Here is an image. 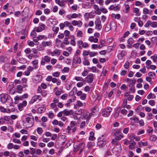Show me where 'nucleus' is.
<instances>
[{"mask_svg":"<svg viewBox=\"0 0 157 157\" xmlns=\"http://www.w3.org/2000/svg\"><path fill=\"white\" fill-rule=\"evenodd\" d=\"M76 105L78 107H82L83 106V103L80 101H77L76 102Z\"/></svg>","mask_w":157,"mask_h":157,"instance_id":"45","label":"nucleus"},{"mask_svg":"<svg viewBox=\"0 0 157 157\" xmlns=\"http://www.w3.org/2000/svg\"><path fill=\"white\" fill-rule=\"evenodd\" d=\"M39 98V96L38 95H35L33 96L30 101V103L31 104H33Z\"/></svg>","mask_w":157,"mask_h":157,"instance_id":"17","label":"nucleus"},{"mask_svg":"<svg viewBox=\"0 0 157 157\" xmlns=\"http://www.w3.org/2000/svg\"><path fill=\"white\" fill-rule=\"evenodd\" d=\"M17 89L18 92L19 93H21V91L23 89V87L21 85H17Z\"/></svg>","mask_w":157,"mask_h":157,"instance_id":"25","label":"nucleus"},{"mask_svg":"<svg viewBox=\"0 0 157 157\" xmlns=\"http://www.w3.org/2000/svg\"><path fill=\"white\" fill-rule=\"evenodd\" d=\"M119 110L120 108H118L116 111L115 112L114 114V117L115 118H117L119 116Z\"/></svg>","mask_w":157,"mask_h":157,"instance_id":"27","label":"nucleus"},{"mask_svg":"<svg viewBox=\"0 0 157 157\" xmlns=\"http://www.w3.org/2000/svg\"><path fill=\"white\" fill-rule=\"evenodd\" d=\"M54 145V143L53 142H50L47 144V146L48 147H51L53 146Z\"/></svg>","mask_w":157,"mask_h":157,"instance_id":"61","label":"nucleus"},{"mask_svg":"<svg viewBox=\"0 0 157 157\" xmlns=\"http://www.w3.org/2000/svg\"><path fill=\"white\" fill-rule=\"evenodd\" d=\"M91 13H85L84 14V16L85 18L88 19L90 17V16L91 15Z\"/></svg>","mask_w":157,"mask_h":157,"instance_id":"53","label":"nucleus"},{"mask_svg":"<svg viewBox=\"0 0 157 157\" xmlns=\"http://www.w3.org/2000/svg\"><path fill=\"white\" fill-rule=\"evenodd\" d=\"M95 29L98 31L101 30L102 28L101 21L99 18H97L95 22Z\"/></svg>","mask_w":157,"mask_h":157,"instance_id":"3","label":"nucleus"},{"mask_svg":"<svg viewBox=\"0 0 157 157\" xmlns=\"http://www.w3.org/2000/svg\"><path fill=\"white\" fill-rule=\"evenodd\" d=\"M143 13L144 14H147L149 12V10L146 8H144L143 9Z\"/></svg>","mask_w":157,"mask_h":157,"instance_id":"50","label":"nucleus"},{"mask_svg":"<svg viewBox=\"0 0 157 157\" xmlns=\"http://www.w3.org/2000/svg\"><path fill=\"white\" fill-rule=\"evenodd\" d=\"M8 95L7 94H2L0 95V101L2 103H5L8 99Z\"/></svg>","mask_w":157,"mask_h":157,"instance_id":"7","label":"nucleus"},{"mask_svg":"<svg viewBox=\"0 0 157 157\" xmlns=\"http://www.w3.org/2000/svg\"><path fill=\"white\" fill-rule=\"evenodd\" d=\"M83 64L85 65L88 66L90 65V62L87 59L84 58L83 61Z\"/></svg>","mask_w":157,"mask_h":157,"instance_id":"32","label":"nucleus"},{"mask_svg":"<svg viewBox=\"0 0 157 157\" xmlns=\"http://www.w3.org/2000/svg\"><path fill=\"white\" fill-rule=\"evenodd\" d=\"M86 97V94L83 93L80 96V98L82 100H84L85 99Z\"/></svg>","mask_w":157,"mask_h":157,"instance_id":"51","label":"nucleus"},{"mask_svg":"<svg viewBox=\"0 0 157 157\" xmlns=\"http://www.w3.org/2000/svg\"><path fill=\"white\" fill-rule=\"evenodd\" d=\"M27 104V101H25L22 103H21L19 104L18 105V107L19 108H21L25 106Z\"/></svg>","mask_w":157,"mask_h":157,"instance_id":"21","label":"nucleus"},{"mask_svg":"<svg viewBox=\"0 0 157 157\" xmlns=\"http://www.w3.org/2000/svg\"><path fill=\"white\" fill-rule=\"evenodd\" d=\"M50 57L47 56H44V60L47 62H50Z\"/></svg>","mask_w":157,"mask_h":157,"instance_id":"34","label":"nucleus"},{"mask_svg":"<svg viewBox=\"0 0 157 157\" xmlns=\"http://www.w3.org/2000/svg\"><path fill=\"white\" fill-rule=\"evenodd\" d=\"M14 99L15 100V103L17 104L18 102L19 101L23 100V97L22 96H17L14 97Z\"/></svg>","mask_w":157,"mask_h":157,"instance_id":"15","label":"nucleus"},{"mask_svg":"<svg viewBox=\"0 0 157 157\" xmlns=\"http://www.w3.org/2000/svg\"><path fill=\"white\" fill-rule=\"evenodd\" d=\"M112 109L110 107H107L104 109L102 112V115L104 117H107L110 115Z\"/></svg>","mask_w":157,"mask_h":157,"instance_id":"4","label":"nucleus"},{"mask_svg":"<svg viewBox=\"0 0 157 157\" xmlns=\"http://www.w3.org/2000/svg\"><path fill=\"white\" fill-rule=\"evenodd\" d=\"M145 133V130L144 129H140L137 132V135H140L144 134Z\"/></svg>","mask_w":157,"mask_h":157,"instance_id":"38","label":"nucleus"},{"mask_svg":"<svg viewBox=\"0 0 157 157\" xmlns=\"http://www.w3.org/2000/svg\"><path fill=\"white\" fill-rule=\"evenodd\" d=\"M151 60H147L146 62V64L147 65V68H148V66L150 65L151 64Z\"/></svg>","mask_w":157,"mask_h":157,"instance_id":"60","label":"nucleus"},{"mask_svg":"<svg viewBox=\"0 0 157 157\" xmlns=\"http://www.w3.org/2000/svg\"><path fill=\"white\" fill-rule=\"evenodd\" d=\"M24 52L27 54H29L31 52V50L29 48H27L25 50Z\"/></svg>","mask_w":157,"mask_h":157,"instance_id":"56","label":"nucleus"},{"mask_svg":"<svg viewBox=\"0 0 157 157\" xmlns=\"http://www.w3.org/2000/svg\"><path fill=\"white\" fill-rule=\"evenodd\" d=\"M77 92V89L76 87H74L73 89L70 92L69 94L71 95H73L75 94V92Z\"/></svg>","mask_w":157,"mask_h":157,"instance_id":"31","label":"nucleus"},{"mask_svg":"<svg viewBox=\"0 0 157 157\" xmlns=\"http://www.w3.org/2000/svg\"><path fill=\"white\" fill-rule=\"evenodd\" d=\"M93 74L92 73H90L86 77V81L88 83H91L93 82Z\"/></svg>","mask_w":157,"mask_h":157,"instance_id":"8","label":"nucleus"},{"mask_svg":"<svg viewBox=\"0 0 157 157\" xmlns=\"http://www.w3.org/2000/svg\"><path fill=\"white\" fill-rule=\"evenodd\" d=\"M45 26L43 24L40 25V26H38L36 29V31L37 32H40L42 31L45 29Z\"/></svg>","mask_w":157,"mask_h":157,"instance_id":"14","label":"nucleus"},{"mask_svg":"<svg viewBox=\"0 0 157 157\" xmlns=\"http://www.w3.org/2000/svg\"><path fill=\"white\" fill-rule=\"evenodd\" d=\"M120 8V5L117 4L116 6H115L113 5H111L109 9L110 10H114L115 11H119Z\"/></svg>","mask_w":157,"mask_h":157,"instance_id":"10","label":"nucleus"},{"mask_svg":"<svg viewBox=\"0 0 157 157\" xmlns=\"http://www.w3.org/2000/svg\"><path fill=\"white\" fill-rule=\"evenodd\" d=\"M151 24V21H147L146 23L144 25V26L145 27H148L149 25H150Z\"/></svg>","mask_w":157,"mask_h":157,"instance_id":"62","label":"nucleus"},{"mask_svg":"<svg viewBox=\"0 0 157 157\" xmlns=\"http://www.w3.org/2000/svg\"><path fill=\"white\" fill-rule=\"evenodd\" d=\"M52 30L53 32L55 33V34H56L58 32L59 28L58 27H54L52 28Z\"/></svg>","mask_w":157,"mask_h":157,"instance_id":"42","label":"nucleus"},{"mask_svg":"<svg viewBox=\"0 0 157 157\" xmlns=\"http://www.w3.org/2000/svg\"><path fill=\"white\" fill-rule=\"evenodd\" d=\"M63 115L65 116H68L71 115L73 113V111L72 110H69L66 109L63 111Z\"/></svg>","mask_w":157,"mask_h":157,"instance_id":"9","label":"nucleus"},{"mask_svg":"<svg viewBox=\"0 0 157 157\" xmlns=\"http://www.w3.org/2000/svg\"><path fill=\"white\" fill-rule=\"evenodd\" d=\"M72 38H71V44L73 46H75L76 43L75 42L74 40V38L73 36H71Z\"/></svg>","mask_w":157,"mask_h":157,"instance_id":"35","label":"nucleus"},{"mask_svg":"<svg viewBox=\"0 0 157 157\" xmlns=\"http://www.w3.org/2000/svg\"><path fill=\"white\" fill-rule=\"evenodd\" d=\"M155 95L154 94H152L151 93H150L147 96V98L149 99L151 98L155 99Z\"/></svg>","mask_w":157,"mask_h":157,"instance_id":"22","label":"nucleus"},{"mask_svg":"<svg viewBox=\"0 0 157 157\" xmlns=\"http://www.w3.org/2000/svg\"><path fill=\"white\" fill-rule=\"evenodd\" d=\"M23 125L26 128H29L33 126L34 124V119L32 116H26L23 120Z\"/></svg>","mask_w":157,"mask_h":157,"instance_id":"1","label":"nucleus"},{"mask_svg":"<svg viewBox=\"0 0 157 157\" xmlns=\"http://www.w3.org/2000/svg\"><path fill=\"white\" fill-rule=\"evenodd\" d=\"M7 147L8 149H10L13 148V144L12 143H10L7 145Z\"/></svg>","mask_w":157,"mask_h":157,"instance_id":"55","label":"nucleus"},{"mask_svg":"<svg viewBox=\"0 0 157 157\" xmlns=\"http://www.w3.org/2000/svg\"><path fill=\"white\" fill-rule=\"evenodd\" d=\"M151 58L152 59L154 62H155L157 59V55H154L151 56Z\"/></svg>","mask_w":157,"mask_h":157,"instance_id":"46","label":"nucleus"},{"mask_svg":"<svg viewBox=\"0 0 157 157\" xmlns=\"http://www.w3.org/2000/svg\"><path fill=\"white\" fill-rule=\"evenodd\" d=\"M76 123L74 121H72L71 122L70 126L72 127H74L76 124Z\"/></svg>","mask_w":157,"mask_h":157,"instance_id":"57","label":"nucleus"},{"mask_svg":"<svg viewBox=\"0 0 157 157\" xmlns=\"http://www.w3.org/2000/svg\"><path fill=\"white\" fill-rule=\"evenodd\" d=\"M148 75L150 77L152 78H154L155 77V73L150 72L148 73Z\"/></svg>","mask_w":157,"mask_h":157,"instance_id":"63","label":"nucleus"},{"mask_svg":"<svg viewBox=\"0 0 157 157\" xmlns=\"http://www.w3.org/2000/svg\"><path fill=\"white\" fill-rule=\"evenodd\" d=\"M134 42V40L132 38H130L127 40V43L129 44H132Z\"/></svg>","mask_w":157,"mask_h":157,"instance_id":"36","label":"nucleus"},{"mask_svg":"<svg viewBox=\"0 0 157 157\" xmlns=\"http://www.w3.org/2000/svg\"><path fill=\"white\" fill-rule=\"evenodd\" d=\"M61 53V50L59 49H56L51 53V56H53L56 55L59 56Z\"/></svg>","mask_w":157,"mask_h":157,"instance_id":"13","label":"nucleus"},{"mask_svg":"<svg viewBox=\"0 0 157 157\" xmlns=\"http://www.w3.org/2000/svg\"><path fill=\"white\" fill-rule=\"evenodd\" d=\"M75 79L77 81H84L83 78L81 77L75 76Z\"/></svg>","mask_w":157,"mask_h":157,"instance_id":"41","label":"nucleus"},{"mask_svg":"<svg viewBox=\"0 0 157 157\" xmlns=\"http://www.w3.org/2000/svg\"><path fill=\"white\" fill-rule=\"evenodd\" d=\"M63 43L66 45H68L69 44L70 42L67 37H65L64 38Z\"/></svg>","mask_w":157,"mask_h":157,"instance_id":"37","label":"nucleus"},{"mask_svg":"<svg viewBox=\"0 0 157 157\" xmlns=\"http://www.w3.org/2000/svg\"><path fill=\"white\" fill-rule=\"evenodd\" d=\"M78 44V46L80 48H82V47L84 48H86L88 47L89 44L87 43H83L82 40H79L77 41Z\"/></svg>","mask_w":157,"mask_h":157,"instance_id":"6","label":"nucleus"},{"mask_svg":"<svg viewBox=\"0 0 157 157\" xmlns=\"http://www.w3.org/2000/svg\"><path fill=\"white\" fill-rule=\"evenodd\" d=\"M38 133L40 135L42 134L43 132V130L41 128H38L36 129Z\"/></svg>","mask_w":157,"mask_h":157,"instance_id":"47","label":"nucleus"},{"mask_svg":"<svg viewBox=\"0 0 157 157\" xmlns=\"http://www.w3.org/2000/svg\"><path fill=\"white\" fill-rule=\"evenodd\" d=\"M98 54V53L97 52H89V55L91 57H93Z\"/></svg>","mask_w":157,"mask_h":157,"instance_id":"33","label":"nucleus"},{"mask_svg":"<svg viewBox=\"0 0 157 157\" xmlns=\"http://www.w3.org/2000/svg\"><path fill=\"white\" fill-rule=\"evenodd\" d=\"M88 40L91 42H94L95 43H97L98 41V38H94L93 36H90L88 38Z\"/></svg>","mask_w":157,"mask_h":157,"instance_id":"16","label":"nucleus"},{"mask_svg":"<svg viewBox=\"0 0 157 157\" xmlns=\"http://www.w3.org/2000/svg\"><path fill=\"white\" fill-rule=\"evenodd\" d=\"M123 137V136L122 135H119V136H116L115 137V139L117 140H121Z\"/></svg>","mask_w":157,"mask_h":157,"instance_id":"48","label":"nucleus"},{"mask_svg":"<svg viewBox=\"0 0 157 157\" xmlns=\"http://www.w3.org/2000/svg\"><path fill=\"white\" fill-rule=\"evenodd\" d=\"M84 120H86V119ZM86 122H87L86 121H82L80 125V128H83L85 126Z\"/></svg>","mask_w":157,"mask_h":157,"instance_id":"39","label":"nucleus"},{"mask_svg":"<svg viewBox=\"0 0 157 157\" xmlns=\"http://www.w3.org/2000/svg\"><path fill=\"white\" fill-rule=\"evenodd\" d=\"M35 152H36V155H40L41 154V153H42V151L41 150H40V149H37L36 150Z\"/></svg>","mask_w":157,"mask_h":157,"instance_id":"49","label":"nucleus"},{"mask_svg":"<svg viewBox=\"0 0 157 157\" xmlns=\"http://www.w3.org/2000/svg\"><path fill=\"white\" fill-rule=\"evenodd\" d=\"M82 35V32L80 30H78L77 32V36L79 37H81Z\"/></svg>","mask_w":157,"mask_h":157,"instance_id":"54","label":"nucleus"},{"mask_svg":"<svg viewBox=\"0 0 157 157\" xmlns=\"http://www.w3.org/2000/svg\"><path fill=\"white\" fill-rule=\"evenodd\" d=\"M150 136L149 140L151 141H155L157 140V137L155 135H151Z\"/></svg>","mask_w":157,"mask_h":157,"instance_id":"23","label":"nucleus"},{"mask_svg":"<svg viewBox=\"0 0 157 157\" xmlns=\"http://www.w3.org/2000/svg\"><path fill=\"white\" fill-rule=\"evenodd\" d=\"M42 44L44 47H50L52 45V42L50 40L49 41H43L42 42Z\"/></svg>","mask_w":157,"mask_h":157,"instance_id":"12","label":"nucleus"},{"mask_svg":"<svg viewBox=\"0 0 157 157\" xmlns=\"http://www.w3.org/2000/svg\"><path fill=\"white\" fill-rule=\"evenodd\" d=\"M127 99L129 101H131L133 99L134 97L132 95H130L128 93H126L124 94Z\"/></svg>","mask_w":157,"mask_h":157,"instance_id":"19","label":"nucleus"},{"mask_svg":"<svg viewBox=\"0 0 157 157\" xmlns=\"http://www.w3.org/2000/svg\"><path fill=\"white\" fill-rule=\"evenodd\" d=\"M48 114L49 117L50 118H52L54 115V113L51 112H49L48 113Z\"/></svg>","mask_w":157,"mask_h":157,"instance_id":"64","label":"nucleus"},{"mask_svg":"<svg viewBox=\"0 0 157 157\" xmlns=\"http://www.w3.org/2000/svg\"><path fill=\"white\" fill-rule=\"evenodd\" d=\"M139 9L137 8H134L133 10V12L134 13H136V15L137 16H139L140 15V13L139 12Z\"/></svg>","mask_w":157,"mask_h":157,"instance_id":"29","label":"nucleus"},{"mask_svg":"<svg viewBox=\"0 0 157 157\" xmlns=\"http://www.w3.org/2000/svg\"><path fill=\"white\" fill-rule=\"evenodd\" d=\"M136 82V81L135 79H133L132 80V82L130 83V85H129V87H130L131 86H133Z\"/></svg>","mask_w":157,"mask_h":157,"instance_id":"44","label":"nucleus"},{"mask_svg":"<svg viewBox=\"0 0 157 157\" xmlns=\"http://www.w3.org/2000/svg\"><path fill=\"white\" fill-rule=\"evenodd\" d=\"M98 146L103 147L106 144V140L102 137H99L98 139Z\"/></svg>","mask_w":157,"mask_h":157,"instance_id":"5","label":"nucleus"},{"mask_svg":"<svg viewBox=\"0 0 157 157\" xmlns=\"http://www.w3.org/2000/svg\"><path fill=\"white\" fill-rule=\"evenodd\" d=\"M13 141L15 143L20 144L21 143V141L19 140L16 138H13Z\"/></svg>","mask_w":157,"mask_h":157,"instance_id":"43","label":"nucleus"},{"mask_svg":"<svg viewBox=\"0 0 157 157\" xmlns=\"http://www.w3.org/2000/svg\"><path fill=\"white\" fill-rule=\"evenodd\" d=\"M155 102L153 100H151L148 101V103L152 106H154L155 105Z\"/></svg>","mask_w":157,"mask_h":157,"instance_id":"52","label":"nucleus"},{"mask_svg":"<svg viewBox=\"0 0 157 157\" xmlns=\"http://www.w3.org/2000/svg\"><path fill=\"white\" fill-rule=\"evenodd\" d=\"M92 3L89 2H87L83 4V5L84 6L83 7L85 8H90L92 6Z\"/></svg>","mask_w":157,"mask_h":157,"instance_id":"18","label":"nucleus"},{"mask_svg":"<svg viewBox=\"0 0 157 157\" xmlns=\"http://www.w3.org/2000/svg\"><path fill=\"white\" fill-rule=\"evenodd\" d=\"M111 29V27L110 26V25L109 24H106L105 28V30L106 32H108Z\"/></svg>","mask_w":157,"mask_h":157,"instance_id":"26","label":"nucleus"},{"mask_svg":"<svg viewBox=\"0 0 157 157\" xmlns=\"http://www.w3.org/2000/svg\"><path fill=\"white\" fill-rule=\"evenodd\" d=\"M83 113V115L82 118L83 119H86V122H87L90 120V117L92 115L91 113H89L87 111L83 109H79L75 111V114L76 115H81Z\"/></svg>","mask_w":157,"mask_h":157,"instance_id":"2","label":"nucleus"},{"mask_svg":"<svg viewBox=\"0 0 157 157\" xmlns=\"http://www.w3.org/2000/svg\"><path fill=\"white\" fill-rule=\"evenodd\" d=\"M136 144V143L134 141H132L130 144L129 145V148L131 150L134 149L135 145Z\"/></svg>","mask_w":157,"mask_h":157,"instance_id":"30","label":"nucleus"},{"mask_svg":"<svg viewBox=\"0 0 157 157\" xmlns=\"http://www.w3.org/2000/svg\"><path fill=\"white\" fill-rule=\"evenodd\" d=\"M95 144L93 142H89L87 145V146L89 149H90L92 147L94 146Z\"/></svg>","mask_w":157,"mask_h":157,"instance_id":"28","label":"nucleus"},{"mask_svg":"<svg viewBox=\"0 0 157 157\" xmlns=\"http://www.w3.org/2000/svg\"><path fill=\"white\" fill-rule=\"evenodd\" d=\"M151 27L153 28L157 26V22L155 21L151 22V24H150Z\"/></svg>","mask_w":157,"mask_h":157,"instance_id":"40","label":"nucleus"},{"mask_svg":"<svg viewBox=\"0 0 157 157\" xmlns=\"http://www.w3.org/2000/svg\"><path fill=\"white\" fill-rule=\"evenodd\" d=\"M50 106L51 108L54 109L55 111H56L58 110V108L57 107L56 104L52 103L51 104Z\"/></svg>","mask_w":157,"mask_h":157,"instance_id":"20","label":"nucleus"},{"mask_svg":"<svg viewBox=\"0 0 157 157\" xmlns=\"http://www.w3.org/2000/svg\"><path fill=\"white\" fill-rule=\"evenodd\" d=\"M84 90L86 92H87L88 93H89L90 91V88L89 86H86L84 88Z\"/></svg>","mask_w":157,"mask_h":157,"instance_id":"58","label":"nucleus"},{"mask_svg":"<svg viewBox=\"0 0 157 157\" xmlns=\"http://www.w3.org/2000/svg\"><path fill=\"white\" fill-rule=\"evenodd\" d=\"M72 24L74 26L77 25L78 27H81L82 25V23L80 21L74 20L72 21Z\"/></svg>","mask_w":157,"mask_h":157,"instance_id":"11","label":"nucleus"},{"mask_svg":"<svg viewBox=\"0 0 157 157\" xmlns=\"http://www.w3.org/2000/svg\"><path fill=\"white\" fill-rule=\"evenodd\" d=\"M153 130L151 128L148 129L147 130V132L148 133V135L149 136H150L152 135Z\"/></svg>","mask_w":157,"mask_h":157,"instance_id":"59","label":"nucleus"},{"mask_svg":"<svg viewBox=\"0 0 157 157\" xmlns=\"http://www.w3.org/2000/svg\"><path fill=\"white\" fill-rule=\"evenodd\" d=\"M37 39L38 40H41L43 39L47 40V37L44 35H39L37 37Z\"/></svg>","mask_w":157,"mask_h":157,"instance_id":"24","label":"nucleus"}]
</instances>
